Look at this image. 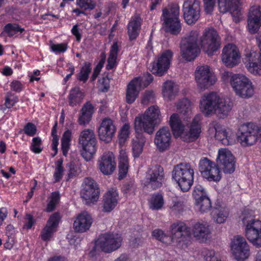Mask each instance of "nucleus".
<instances>
[{"instance_id":"nucleus-51","label":"nucleus","mask_w":261,"mask_h":261,"mask_svg":"<svg viewBox=\"0 0 261 261\" xmlns=\"http://www.w3.org/2000/svg\"><path fill=\"white\" fill-rule=\"evenodd\" d=\"M152 235L163 243L170 244L172 243V239L169 236L165 234L161 229H155L152 231Z\"/></svg>"},{"instance_id":"nucleus-35","label":"nucleus","mask_w":261,"mask_h":261,"mask_svg":"<svg viewBox=\"0 0 261 261\" xmlns=\"http://www.w3.org/2000/svg\"><path fill=\"white\" fill-rule=\"evenodd\" d=\"M178 86L173 82L168 81L164 83L163 86V95L165 98L172 100L178 93Z\"/></svg>"},{"instance_id":"nucleus-63","label":"nucleus","mask_w":261,"mask_h":261,"mask_svg":"<svg viewBox=\"0 0 261 261\" xmlns=\"http://www.w3.org/2000/svg\"><path fill=\"white\" fill-rule=\"evenodd\" d=\"M185 207L184 201L176 198L172 200L170 208L173 211L180 212L183 211Z\"/></svg>"},{"instance_id":"nucleus-20","label":"nucleus","mask_w":261,"mask_h":261,"mask_svg":"<svg viewBox=\"0 0 261 261\" xmlns=\"http://www.w3.org/2000/svg\"><path fill=\"white\" fill-rule=\"evenodd\" d=\"M171 135L167 127H162L156 133L154 142L160 151L167 149L170 145Z\"/></svg>"},{"instance_id":"nucleus-33","label":"nucleus","mask_w":261,"mask_h":261,"mask_svg":"<svg viewBox=\"0 0 261 261\" xmlns=\"http://www.w3.org/2000/svg\"><path fill=\"white\" fill-rule=\"evenodd\" d=\"M211 216L215 222L218 224L223 223L228 216V210L222 206L217 205L212 210Z\"/></svg>"},{"instance_id":"nucleus-26","label":"nucleus","mask_w":261,"mask_h":261,"mask_svg":"<svg viewBox=\"0 0 261 261\" xmlns=\"http://www.w3.org/2000/svg\"><path fill=\"white\" fill-rule=\"evenodd\" d=\"M60 218V215L58 213H55L50 216L46 226L41 232V238L43 241H46L50 239L56 231L55 229L58 225Z\"/></svg>"},{"instance_id":"nucleus-46","label":"nucleus","mask_w":261,"mask_h":261,"mask_svg":"<svg viewBox=\"0 0 261 261\" xmlns=\"http://www.w3.org/2000/svg\"><path fill=\"white\" fill-rule=\"evenodd\" d=\"M119 51V47L118 42L117 41L114 42L110 48L107 65H115Z\"/></svg>"},{"instance_id":"nucleus-3","label":"nucleus","mask_w":261,"mask_h":261,"mask_svg":"<svg viewBox=\"0 0 261 261\" xmlns=\"http://www.w3.org/2000/svg\"><path fill=\"white\" fill-rule=\"evenodd\" d=\"M122 238L116 233H105L100 235L89 254L95 256L100 250L106 253L112 252L118 249L121 245Z\"/></svg>"},{"instance_id":"nucleus-47","label":"nucleus","mask_w":261,"mask_h":261,"mask_svg":"<svg viewBox=\"0 0 261 261\" xmlns=\"http://www.w3.org/2000/svg\"><path fill=\"white\" fill-rule=\"evenodd\" d=\"M243 223L246 224L245 230H259L261 229V221L258 219L250 218L247 219L245 217L243 219Z\"/></svg>"},{"instance_id":"nucleus-15","label":"nucleus","mask_w":261,"mask_h":261,"mask_svg":"<svg viewBox=\"0 0 261 261\" xmlns=\"http://www.w3.org/2000/svg\"><path fill=\"white\" fill-rule=\"evenodd\" d=\"M231 250L238 261H244L250 255L249 247L244 238L241 236L234 237Z\"/></svg>"},{"instance_id":"nucleus-57","label":"nucleus","mask_w":261,"mask_h":261,"mask_svg":"<svg viewBox=\"0 0 261 261\" xmlns=\"http://www.w3.org/2000/svg\"><path fill=\"white\" fill-rule=\"evenodd\" d=\"M200 3L199 0H185L182 8L201 11Z\"/></svg>"},{"instance_id":"nucleus-32","label":"nucleus","mask_w":261,"mask_h":261,"mask_svg":"<svg viewBox=\"0 0 261 261\" xmlns=\"http://www.w3.org/2000/svg\"><path fill=\"white\" fill-rule=\"evenodd\" d=\"M232 102L229 99L220 98L214 112L216 113L220 118H223L226 117L232 109Z\"/></svg>"},{"instance_id":"nucleus-31","label":"nucleus","mask_w":261,"mask_h":261,"mask_svg":"<svg viewBox=\"0 0 261 261\" xmlns=\"http://www.w3.org/2000/svg\"><path fill=\"white\" fill-rule=\"evenodd\" d=\"M241 0H218V7L221 13H225L238 11Z\"/></svg>"},{"instance_id":"nucleus-40","label":"nucleus","mask_w":261,"mask_h":261,"mask_svg":"<svg viewBox=\"0 0 261 261\" xmlns=\"http://www.w3.org/2000/svg\"><path fill=\"white\" fill-rule=\"evenodd\" d=\"M215 138L220 141L224 145H230L233 144L234 140L228 135L226 129L219 128H215Z\"/></svg>"},{"instance_id":"nucleus-54","label":"nucleus","mask_w":261,"mask_h":261,"mask_svg":"<svg viewBox=\"0 0 261 261\" xmlns=\"http://www.w3.org/2000/svg\"><path fill=\"white\" fill-rule=\"evenodd\" d=\"M196 204L201 213L207 212L212 207L210 199L207 196L198 200Z\"/></svg>"},{"instance_id":"nucleus-34","label":"nucleus","mask_w":261,"mask_h":261,"mask_svg":"<svg viewBox=\"0 0 261 261\" xmlns=\"http://www.w3.org/2000/svg\"><path fill=\"white\" fill-rule=\"evenodd\" d=\"M137 131L136 139L132 142L133 152L135 158L138 157L143 151V148L146 142V138L142 133Z\"/></svg>"},{"instance_id":"nucleus-59","label":"nucleus","mask_w":261,"mask_h":261,"mask_svg":"<svg viewBox=\"0 0 261 261\" xmlns=\"http://www.w3.org/2000/svg\"><path fill=\"white\" fill-rule=\"evenodd\" d=\"M155 95L152 90H146L143 93L141 103L143 105H148L149 102H153Z\"/></svg>"},{"instance_id":"nucleus-2","label":"nucleus","mask_w":261,"mask_h":261,"mask_svg":"<svg viewBox=\"0 0 261 261\" xmlns=\"http://www.w3.org/2000/svg\"><path fill=\"white\" fill-rule=\"evenodd\" d=\"M161 20L166 33L173 35H177L180 33L182 26L179 19V7L177 4H172L168 8H163Z\"/></svg>"},{"instance_id":"nucleus-55","label":"nucleus","mask_w":261,"mask_h":261,"mask_svg":"<svg viewBox=\"0 0 261 261\" xmlns=\"http://www.w3.org/2000/svg\"><path fill=\"white\" fill-rule=\"evenodd\" d=\"M202 255L205 261H222L213 250L204 249L202 251Z\"/></svg>"},{"instance_id":"nucleus-64","label":"nucleus","mask_w":261,"mask_h":261,"mask_svg":"<svg viewBox=\"0 0 261 261\" xmlns=\"http://www.w3.org/2000/svg\"><path fill=\"white\" fill-rule=\"evenodd\" d=\"M41 143V140L39 137L34 138L31 146V150L35 153H40L42 150L40 147Z\"/></svg>"},{"instance_id":"nucleus-58","label":"nucleus","mask_w":261,"mask_h":261,"mask_svg":"<svg viewBox=\"0 0 261 261\" xmlns=\"http://www.w3.org/2000/svg\"><path fill=\"white\" fill-rule=\"evenodd\" d=\"M63 162V161L62 159L58 160L56 162V167L54 175L56 182L59 181L62 177L63 172L64 171L63 168L62 167Z\"/></svg>"},{"instance_id":"nucleus-44","label":"nucleus","mask_w":261,"mask_h":261,"mask_svg":"<svg viewBox=\"0 0 261 261\" xmlns=\"http://www.w3.org/2000/svg\"><path fill=\"white\" fill-rule=\"evenodd\" d=\"M173 56V52L171 50L167 49L164 50L158 57L156 65H170Z\"/></svg>"},{"instance_id":"nucleus-11","label":"nucleus","mask_w":261,"mask_h":261,"mask_svg":"<svg viewBox=\"0 0 261 261\" xmlns=\"http://www.w3.org/2000/svg\"><path fill=\"white\" fill-rule=\"evenodd\" d=\"M197 36H189L182 40L180 51L182 57L187 61L194 60L200 51Z\"/></svg>"},{"instance_id":"nucleus-37","label":"nucleus","mask_w":261,"mask_h":261,"mask_svg":"<svg viewBox=\"0 0 261 261\" xmlns=\"http://www.w3.org/2000/svg\"><path fill=\"white\" fill-rule=\"evenodd\" d=\"M185 21L189 25L195 24L200 17L201 11L182 8Z\"/></svg>"},{"instance_id":"nucleus-48","label":"nucleus","mask_w":261,"mask_h":261,"mask_svg":"<svg viewBox=\"0 0 261 261\" xmlns=\"http://www.w3.org/2000/svg\"><path fill=\"white\" fill-rule=\"evenodd\" d=\"M177 109L179 113L189 115L191 113V102L187 98L180 100L177 104Z\"/></svg>"},{"instance_id":"nucleus-61","label":"nucleus","mask_w":261,"mask_h":261,"mask_svg":"<svg viewBox=\"0 0 261 261\" xmlns=\"http://www.w3.org/2000/svg\"><path fill=\"white\" fill-rule=\"evenodd\" d=\"M129 126L125 124L121 128L119 135V143L122 144L125 142L128 137Z\"/></svg>"},{"instance_id":"nucleus-13","label":"nucleus","mask_w":261,"mask_h":261,"mask_svg":"<svg viewBox=\"0 0 261 261\" xmlns=\"http://www.w3.org/2000/svg\"><path fill=\"white\" fill-rule=\"evenodd\" d=\"M145 179V184L148 189L161 188L165 180L163 168L159 165H154L148 171Z\"/></svg>"},{"instance_id":"nucleus-42","label":"nucleus","mask_w":261,"mask_h":261,"mask_svg":"<svg viewBox=\"0 0 261 261\" xmlns=\"http://www.w3.org/2000/svg\"><path fill=\"white\" fill-rule=\"evenodd\" d=\"M245 236L254 246L261 247V229L259 230H245Z\"/></svg>"},{"instance_id":"nucleus-25","label":"nucleus","mask_w":261,"mask_h":261,"mask_svg":"<svg viewBox=\"0 0 261 261\" xmlns=\"http://www.w3.org/2000/svg\"><path fill=\"white\" fill-rule=\"evenodd\" d=\"M93 223L91 216L87 212L79 214L73 223V228L77 232H84L88 230Z\"/></svg>"},{"instance_id":"nucleus-18","label":"nucleus","mask_w":261,"mask_h":261,"mask_svg":"<svg viewBox=\"0 0 261 261\" xmlns=\"http://www.w3.org/2000/svg\"><path fill=\"white\" fill-rule=\"evenodd\" d=\"M171 236L172 242L180 243L185 241L190 234V228L185 223L181 221H176L170 226Z\"/></svg>"},{"instance_id":"nucleus-28","label":"nucleus","mask_w":261,"mask_h":261,"mask_svg":"<svg viewBox=\"0 0 261 261\" xmlns=\"http://www.w3.org/2000/svg\"><path fill=\"white\" fill-rule=\"evenodd\" d=\"M94 113V107L90 102H87L82 107L77 122L80 125L86 126L91 120Z\"/></svg>"},{"instance_id":"nucleus-7","label":"nucleus","mask_w":261,"mask_h":261,"mask_svg":"<svg viewBox=\"0 0 261 261\" xmlns=\"http://www.w3.org/2000/svg\"><path fill=\"white\" fill-rule=\"evenodd\" d=\"M230 84L236 94L242 98H249L254 94L252 82L243 74H233Z\"/></svg>"},{"instance_id":"nucleus-17","label":"nucleus","mask_w":261,"mask_h":261,"mask_svg":"<svg viewBox=\"0 0 261 261\" xmlns=\"http://www.w3.org/2000/svg\"><path fill=\"white\" fill-rule=\"evenodd\" d=\"M222 60L228 65H238L241 61V54L237 46L229 43L222 50Z\"/></svg>"},{"instance_id":"nucleus-50","label":"nucleus","mask_w":261,"mask_h":261,"mask_svg":"<svg viewBox=\"0 0 261 261\" xmlns=\"http://www.w3.org/2000/svg\"><path fill=\"white\" fill-rule=\"evenodd\" d=\"M49 49L51 52L56 55H59L65 53L68 48V44L67 43H62L55 44L52 41H49Z\"/></svg>"},{"instance_id":"nucleus-22","label":"nucleus","mask_w":261,"mask_h":261,"mask_svg":"<svg viewBox=\"0 0 261 261\" xmlns=\"http://www.w3.org/2000/svg\"><path fill=\"white\" fill-rule=\"evenodd\" d=\"M220 97L215 92L205 94L200 101V108L206 114H211L214 112Z\"/></svg>"},{"instance_id":"nucleus-62","label":"nucleus","mask_w":261,"mask_h":261,"mask_svg":"<svg viewBox=\"0 0 261 261\" xmlns=\"http://www.w3.org/2000/svg\"><path fill=\"white\" fill-rule=\"evenodd\" d=\"M149 70L156 76H161L165 74L169 69V66H150Z\"/></svg>"},{"instance_id":"nucleus-43","label":"nucleus","mask_w":261,"mask_h":261,"mask_svg":"<svg viewBox=\"0 0 261 261\" xmlns=\"http://www.w3.org/2000/svg\"><path fill=\"white\" fill-rule=\"evenodd\" d=\"M118 168L119 179H121L126 176L128 168L127 156L124 152V154L120 156Z\"/></svg>"},{"instance_id":"nucleus-21","label":"nucleus","mask_w":261,"mask_h":261,"mask_svg":"<svg viewBox=\"0 0 261 261\" xmlns=\"http://www.w3.org/2000/svg\"><path fill=\"white\" fill-rule=\"evenodd\" d=\"M247 22L249 32L252 34L257 33L261 26V11L259 7L250 8Z\"/></svg>"},{"instance_id":"nucleus-52","label":"nucleus","mask_w":261,"mask_h":261,"mask_svg":"<svg viewBox=\"0 0 261 261\" xmlns=\"http://www.w3.org/2000/svg\"><path fill=\"white\" fill-rule=\"evenodd\" d=\"M50 201L47 205L46 211L51 212L54 210L57 204L59 203L60 195L59 192L56 191L51 193L49 197Z\"/></svg>"},{"instance_id":"nucleus-24","label":"nucleus","mask_w":261,"mask_h":261,"mask_svg":"<svg viewBox=\"0 0 261 261\" xmlns=\"http://www.w3.org/2000/svg\"><path fill=\"white\" fill-rule=\"evenodd\" d=\"M112 152L104 153L98 161L99 169L105 175H110L114 171L116 163Z\"/></svg>"},{"instance_id":"nucleus-12","label":"nucleus","mask_w":261,"mask_h":261,"mask_svg":"<svg viewBox=\"0 0 261 261\" xmlns=\"http://www.w3.org/2000/svg\"><path fill=\"white\" fill-rule=\"evenodd\" d=\"M99 190L96 182L90 177H86L82 184L81 197L85 201L86 204L94 203L98 199Z\"/></svg>"},{"instance_id":"nucleus-36","label":"nucleus","mask_w":261,"mask_h":261,"mask_svg":"<svg viewBox=\"0 0 261 261\" xmlns=\"http://www.w3.org/2000/svg\"><path fill=\"white\" fill-rule=\"evenodd\" d=\"M24 31V29L16 23H8L6 24L3 30L1 35L12 37L13 36Z\"/></svg>"},{"instance_id":"nucleus-56","label":"nucleus","mask_w":261,"mask_h":261,"mask_svg":"<svg viewBox=\"0 0 261 261\" xmlns=\"http://www.w3.org/2000/svg\"><path fill=\"white\" fill-rule=\"evenodd\" d=\"M192 195L196 202L207 196L204 189L200 185L195 186Z\"/></svg>"},{"instance_id":"nucleus-45","label":"nucleus","mask_w":261,"mask_h":261,"mask_svg":"<svg viewBox=\"0 0 261 261\" xmlns=\"http://www.w3.org/2000/svg\"><path fill=\"white\" fill-rule=\"evenodd\" d=\"M149 207L153 210H158L161 209L164 205V199L161 194H153L149 201Z\"/></svg>"},{"instance_id":"nucleus-27","label":"nucleus","mask_w":261,"mask_h":261,"mask_svg":"<svg viewBox=\"0 0 261 261\" xmlns=\"http://www.w3.org/2000/svg\"><path fill=\"white\" fill-rule=\"evenodd\" d=\"M192 232L196 239L201 242H205L210 238L211 230L206 222L196 223L193 226Z\"/></svg>"},{"instance_id":"nucleus-41","label":"nucleus","mask_w":261,"mask_h":261,"mask_svg":"<svg viewBox=\"0 0 261 261\" xmlns=\"http://www.w3.org/2000/svg\"><path fill=\"white\" fill-rule=\"evenodd\" d=\"M84 94L81 91L80 87H75L72 88L69 95V103L70 106L73 107L80 103L84 98Z\"/></svg>"},{"instance_id":"nucleus-23","label":"nucleus","mask_w":261,"mask_h":261,"mask_svg":"<svg viewBox=\"0 0 261 261\" xmlns=\"http://www.w3.org/2000/svg\"><path fill=\"white\" fill-rule=\"evenodd\" d=\"M142 19L139 14L131 17L127 25V33L129 41H135L139 37L142 24Z\"/></svg>"},{"instance_id":"nucleus-60","label":"nucleus","mask_w":261,"mask_h":261,"mask_svg":"<svg viewBox=\"0 0 261 261\" xmlns=\"http://www.w3.org/2000/svg\"><path fill=\"white\" fill-rule=\"evenodd\" d=\"M90 66H83L81 69L80 72L77 75V79L80 81L85 83L88 77L89 73L91 71Z\"/></svg>"},{"instance_id":"nucleus-30","label":"nucleus","mask_w":261,"mask_h":261,"mask_svg":"<svg viewBox=\"0 0 261 261\" xmlns=\"http://www.w3.org/2000/svg\"><path fill=\"white\" fill-rule=\"evenodd\" d=\"M256 39L260 52L255 51L247 55L243 59L245 65H261V34L257 35Z\"/></svg>"},{"instance_id":"nucleus-53","label":"nucleus","mask_w":261,"mask_h":261,"mask_svg":"<svg viewBox=\"0 0 261 261\" xmlns=\"http://www.w3.org/2000/svg\"><path fill=\"white\" fill-rule=\"evenodd\" d=\"M75 4L80 8L85 11L92 10L96 5V2L93 0H76Z\"/></svg>"},{"instance_id":"nucleus-4","label":"nucleus","mask_w":261,"mask_h":261,"mask_svg":"<svg viewBox=\"0 0 261 261\" xmlns=\"http://www.w3.org/2000/svg\"><path fill=\"white\" fill-rule=\"evenodd\" d=\"M194 170L189 163H181L174 166L172 178L183 192H187L193 182Z\"/></svg>"},{"instance_id":"nucleus-38","label":"nucleus","mask_w":261,"mask_h":261,"mask_svg":"<svg viewBox=\"0 0 261 261\" xmlns=\"http://www.w3.org/2000/svg\"><path fill=\"white\" fill-rule=\"evenodd\" d=\"M169 124L174 135L177 137L179 136L184 130V125L181 123L177 114H172L170 118Z\"/></svg>"},{"instance_id":"nucleus-6","label":"nucleus","mask_w":261,"mask_h":261,"mask_svg":"<svg viewBox=\"0 0 261 261\" xmlns=\"http://www.w3.org/2000/svg\"><path fill=\"white\" fill-rule=\"evenodd\" d=\"M200 45L205 53L212 56L220 48L221 38L214 28L206 29L200 38Z\"/></svg>"},{"instance_id":"nucleus-19","label":"nucleus","mask_w":261,"mask_h":261,"mask_svg":"<svg viewBox=\"0 0 261 261\" xmlns=\"http://www.w3.org/2000/svg\"><path fill=\"white\" fill-rule=\"evenodd\" d=\"M116 132V127L113 120L105 118L98 127V133L99 139L106 143L111 141Z\"/></svg>"},{"instance_id":"nucleus-29","label":"nucleus","mask_w":261,"mask_h":261,"mask_svg":"<svg viewBox=\"0 0 261 261\" xmlns=\"http://www.w3.org/2000/svg\"><path fill=\"white\" fill-rule=\"evenodd\" d=\"M118 194L116 191H109L103 196V211L110 212L118 203Z\"/></svg>"},{"instance_id":"nucleus-1","label":"nucleus","mask_w":261,"mask_h":261,"mask_svg":"<svg viewBox=\"0 0 261 261\" xmlns=\"http://www.w3.org/2000/svg\"><path fill=\"white\" fill-rule=\"evenodd\" d=\"M162 120L160 110L157 106L149 107L144 114L136 117L134 125L136 132L143 130L146 133L151 135L154 128L159 125Z\"/></svg>"},{"instance_id":"nucleus-39","label":"nucleus","mask_w":261,"mask_h":261,"mask_svg":"<svg viewBox=\"0 0 261 261\" xmlns=\"http://www.w3.org/2000/svg\"><path fill=\"white\" fill-rule=\"evenodd\" d=\"M201 133V128L198 121L195 118L191 123L189 131L187 133L186 137L189 142L196 140Z\"/></svg>"},{"instance_id":"nucleus-8","label":"nucleus","mask_w":261,"mask_h":261,"mask_svg":"<svg viewBox=\"0 0 261 261\" xmlns=\"http://www.w3.org/2000/svg\"><path fill=\"white\" fill-rule=\"evenodd\" d=\"M258 136H261V129L253 123L241 125L237 133L238 141L244 146L254 144Z\"/></svg>"},{"instance_id":"nucleus-14","label":"nucleus","mask_w":261,"mask_h":261,"mask_svg":"<svg viewBox=\"0 0 261 261\" xmlns=\"http://www.w3.org/2000/svg\"><path fill=\"white\" fill-rule=\"evenodd\" d=\"M195 76L198 86L201 89H207L216 82L215 76L208 66H197Z\"/></svg>"},{"instance_id":"nucleus-9","label":"nucleus","mask_w":261,"mask_h":261,"mask_svg":"<svg viewBox=\"0 0 261 261\" xmlns=\"http://www.w3.org/2000/svg\"><path fill=\"white\" fill-rule=\"evenodd\" d=\"M153 76L147 73V76L145 77V79L138 76L130 81L126 89V102L129 104L133 103L138 96L141 88L146 87L153 81Z\"/></svg>"},{"instance_id":"nucleus-5","label":"nucleus","mask_w":261,"mask_h":261,"mask_svg":"<svg viewBox=\"0 0 261 261\" xmlns=\"http://www.w3.org/2000/svg\"><path fill=\"white\" fill-rule=\"evenodd\" d=\"M96 140L94 132L90 129L82 131L79 138L78 147L82 157L86 161L93 158L96 152Z\"/></svg>"},{"instance_id":"nucleus-10","label":"nucleus","mask_w":261,"mask_h":261,"mask_svg":"<svg viewBox=\"0 0 261 261\" xmlns=\"http://www.w3.org/2000/svg\"><path fill=\"white\" fill-rule=\"evenodd\" d=\"M218 166L208 159L203 158L199 161V170L203 178L217 182L221 178Z\"/></svg>"},{"instance_id":"nucleus-49","label":"nucleus","mask_w":261,"mask_h":261,"mask_svg":"<svg viewBox=\"0 0 261 261\" xmlns=\"http://www.w3.org/2000/svg\"><path fill=\"white\" fill-rule=\"evenodd\" d=\"M71 132L67 130L64 132L61 139V146L63 154L66 156L69 149Z\"/></svg>"},{"instance_id":"nucleus-16","label":"nucleus","mask_w":261,"mask_h":261,"mask_svg":"<svg viewBox=\"0 0 261 261\" xmlns=\"http://www.w3.org/2000/svg\"><path fill=\"white\" fill-rule=\"evenodd\" d=\"M217 163L224 173L230 174L235 170L234 157L227 149L222 148L219 150Z\"/></svg>"}]
</instances>
